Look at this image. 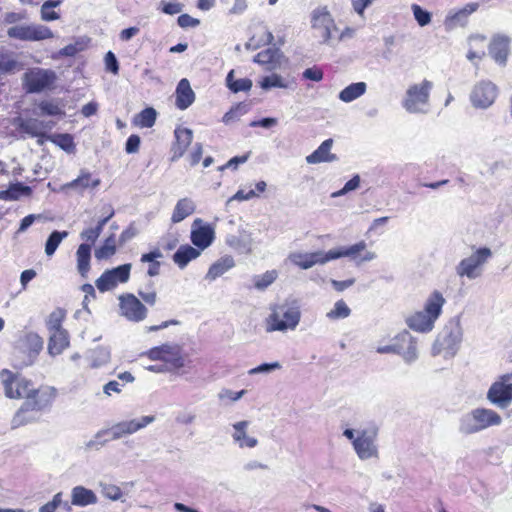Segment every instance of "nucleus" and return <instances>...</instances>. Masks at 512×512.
<instances>
[{"label": "nucleus", "mask_w": 512, "mask_h": 512, "mask_svg": "<svg viewBox=\"0 0 512 512\" xmlns=\"http://www.w3.org/2000/svg\"><path fill=\"white\" fill-rule=\"evenodd\" d=\"M97 501L98 498L96 494L84 486H75L71 490V504L74 506L86 507L96 504Z\"/></svg>", "instance_id": "obj_28"}, {"label": "nucleus", "mask_w": 512, "mask_h": 512, "mask_svg": "<svg viewBox=\"0 0 512 512\" xmlns=\"http://www.w3.org/2000/svg\"><path fill=\"white\" fill-rule=\"evenodd\" d=\"M492 257V251L488 247L477 248L470 256L463 258L455 267L459 277H466L469 280L479 278L484 265Z\"/></svg>", "instance_id": "obj_5"}, {"label": "nucleus", "mask_w": 512, "mask_h": 512, "mask_svg": "<svg viewBox=\"0 0 512 512\" xmlns=\"http://www.w3.org/2000/svg\"><path fill=\"white\" fill-rule=\"evenodd\" d=\"M92 367H100L105 365L110 360V351L106 347L98 346L90 353Z\"/></svg>", "instance_id": "obj_50"}, {"label": "nucleus", "mask_w": 512, "mask_h": 512, "mask_svg": "<svg viewBox=\"0 0 512 512\" xmlns=\"http://www.w3.org/2000/svg\"><path fill=\"white\" fill-rule=\"evenodd\" d=\"M248 426L249 422L246 420L233 424L234 432L232 434V439L238 444L239 448H254L258 444V440L255 437L247 435L246 430Z\"/></svg>", "instance_id": "obj_26"}, {"label": "nucleus", "mask_w": 512, "mask_h": 512, "mask_svg": "<svg viewBox=\"0 0 512 512\" xmlns=\"http://www.w3.org/2000/svg\"><path fill=\"white\" fill-rule=\"evenodd\" d=\"M235 266L234 258L230 255H225L214 262L206 274V279L213 281L222 276L228 270Z\"/></svg>", "instance_id": "obj_31"}, {"label": "nucleus", "mask_w": 512, "mask_h": 512, "mask_svg": "<svg viewBox=\"0 0 512 512\" xmlns=\"http://www.w3.org/2000/svg\"><path fill=\"white\" fill-rule=\"evenodd\" d=\"M7 36L21 41H42L53 38L54 33L48 26L32 23L8 28Z\"/></svg>", "instance_id": "obj_10"}, {"label": "nucleus", "mask_w": 512, "mask_h": 512, "mask_svg": "<svg viewBox=\"0 0 512 512\" xmlns=\"http://www.w3.org/2000/svg\"><path fill=\"white\" fill-rule=\"evenodd\" d=\"M41 120H38V119H34V118H30V119H27V120H23L19 127L21 128L22 131H24L25 133L29 134L30 136L32 137H46L48 135H46L45 133H43L41 131Z\"/></svg>", "instance_id": "obj_48"}, {"label": "nucleus", "mask_w": 512, "mask_h": 512, "mask_svg": "<svg viewBox=\"0 0 512 512\" xmlns=\"http://www.w3.org/2000/svg\"><path fill=\"white\" fill-rule=\"evenodd\" d=\"M290 261L301 269H309L312 267L309 253L295 252L289 255Z\"/></svg>", "instance_id": "obj_57"}, {"label": "nucleus", "mask_w": 512, "mask_h": 512, "mask_svg": "<svg viewBox=\"0 0 512 512\" xmlns=\"http://www.w3.org/2000/svg\"><path fill=\"white\" fill-rule=\"evenodd\" d=\"M226 244L241 253H248L251 251V239L248 235L244 233L229 234L226 237Z\"/></svg>", "instance_id": "obj_39"}, {"label": "nucleus", "mask_w": 512, "mask_h": 512, "mask_svg": "<svg viewBox=\"0 0 512 512\" xmlns=\"http://www.w3.org/2000/svg\"><path fill=\"white\" fill-rule=\"evenodd\" d=\"M157 112L154 108L148 107L143 109L136 116V123L143 128H151L156 121Z\"/></svg>", "instance_id": "obj_51"}, {"label": "nucleus", "mask_w": 512, "mask_h": 512, "mask_svg": "<svg viewBox=\"0 0 512 512\" xmlns=\"http://www.w3.org/2000/svg\"><path fill=\"white\" fill-rule=\"evenodd\" d=\"M102 493L105 497L114 501L120 499L122 496L121 489L118 486L112 484L102 485Z\"/></svg>", "instance_id": "obj_61"}, {"label": "nucleus", "mask_w": 512, "mask_h": 512, "mask_svg": "<svg viewBox=\"0 0 512 512\" xmlns=\"http://www.w3.org/2000/svg\"><path fill=\"white\" fill-rule=\"evenodd\" d=\"M3 386L6 397L11 399L26 398L30 391L34 390V388H31L30 381L17 379L11 374L3 380Z\"/></svg>", "instance_id": "obj_20"}, {"label": "nucleus", "mask_w": 512, "mask_h": 512, "mask_svg": "<svg viewBox=\"0 0 512 512\" xmlns=\"http://www.w3.org/2000/svg\"><path fill=\"white\" fill-rule=\"evenodd\" d=\"M107 435L110 436L107 428L99 430L92 439L85 443V449L88 451L100 450L107 442L111 440L110 438H105Z\"/></svg>", "instance_id": "obj_49"}, {"label": "nucleus", "mask_w": 512, "mask_h": 512, "mask_svg": "<svg viewBox=\"0 0 512 512\" xmlns=\"http://www.w3.org/2000/svg\"><path fill=\"white\" fill-rule=\"evenodd\" d=\"M412 11L414 18L420 26H426L431 22V14L427 10L422 9L419 5L413 4Z\"/></svg>", "instance_id": "obj_59"}, {"label": "nucleus", "mask_w": 512, "mask_h": 512, "mask_svg": "<svg viewBox=\"0 0 512 512\" xmlns=\"http://www.w3.org/2000/svg\"><path fill=\"white\" fill-rule=\"evenodd\" d=\"M195 203L190 198L178 200L172 213L171 221L179 223L195 211Z\"/></svg>", "instance_id": "obj_37"}, {"label": "nucleus", "mask_w": 512, "mask_h": 512, "mask_svg": "<svg viewBox=\"0 0 512 512\" xmlns=\"http://www.w3.org/2000/svg\"><path fill=\"white\" fill-rule=\"evenodd\" d=\"M120 315L131 322H141L148 314L146 306L131 293H125L118 297Z\"/></svg>", "instance_id": "obj_14"}, {"label": "nucleus", "mask_w": 512, "mask_h": 512, "mask_svg": "<svg viewBox=\"0 0 512 512\" xmlns=\"http://www.w3.org/2000/svg\"><path fill=\"white\" fill-rule=\"evenodd\" d=\"M235 71L230 70L226 76V86L233 93L247 92L252 88V80L249 78H234Z\"/></svg>", "instance_id": "obj_40"}, {"label": "nucleus", "mask_w": 512, "mask_h": 512, "mask_svg": "<svg viewBox=\"0 0 512 512\" xmlns=\"http://www.w3.org/2000/svg\"><path fill=\"white\" fill-rule=\"evenodd\" d=\"M105 66L106 69L113 74H117L119 72L118 60L115 54L111 51L107 52L105 55Z\"/></svg>", "instance_id": "obj_62"}, {"label": "nucleus", "mask_w": 512, "mask_h": 512, "mask_svg": "<svg viewBox=\"0 0 512 512\" xmlns=\"http://www.w3.org/2000/svg\"><path fill=\"white\" fill-rule=\"evenodd\" d=\"M56 393L57 391L54 387H45L42 389H34L30 391L29 395H33L36 411H43L52 405Z\"/></svg>", "instance_id": "obj_29"}, {"label": "nucleus", "mask_w": 512, "mask_h": 512, "mask_svg": "<svg viewBox=\"0 0 512 512\" xmlns=\"http://www.w3.org/2000/svg\"><path fill=\"white\" fill-rule=\"evenodd\" d=\"M116 252L114 235L109 236L104 244L95 250V257L98 260L107 259L114 255Z\"/></svg>", "instance_id": "obj_53"}, {"label": "nucleus", "mask_w": 512, "mask_h": 512, "mask_svg": "<svg viewBox=\"0 0 512 512\" xmlns=\"http://www.w3.org/2000/svg\"><path fill=\"white\" fill-rule=\"evenodd\" d=\"M311 27L321 43H329L333 31L337 30L334 18L327 7H317L311 13Z\"/></svg>", "instance_id": "obj_11"}, {"label": "nucleus", "mask_w": 512, "mask_h": 512, "mask_svg": "<svg viewBox=\"0 0 512 512\" xmlns=\"http://www.w3.org/2000/svg\"><path fill=\"white\" fill-rule=\"evenodd\" d=\"M366 90L365 82L351 83L339 92L338 98L344 103H350L364 95Z\"/></svg>", "instance_id": "obj_35"}, {"label": "nucleus", "mask_w": 512, "mask_h": 512, "mask_svg": "<svg viewBox=\"0 0 512 512\" xmlns=\"http://www.w3.org/2000/svg\"><path fill=\"white\" fill-rule=\"evenodd\" d=\"M246 104H238L235 107H232L228 112H226L222 118V121L225 124H229L234 120H238L240 116L244 115L247 112Z\"/></svg>", "instance_id": "obj_56"}, {"label": "nucleus", "mask_w": 512, "mask_h": 512, "mask_svg": "<svg viewBox=\"0 0 512 512\" xmlns=\"http://www.w3.org/2000/svg\"><path fill=\"white\" fill-rule=\"evenodd\" d=\"M501 423L502 417L495 410L478 407L461 415L458 432L464 436L473 435Z\"/></svg>", "instance_id": "obj_2"}, {"label": "nucleus", "mask_w": 512, "mask_h": 512, "mask_svg": "<svg viewBox=\"0 0 512 512\" xmlns=\"http://www.w3.org/2000/svg\"><path fill=\"white\" fill-rule=\"evenodd\" d=\"M446 300L441 292L434 290L425 300L423 309L416 311L405 319L406 325L413 331L429 333L442 314Z\"/></svg>", "instance_id": "obj_1"}, {"label": "nucleus", "mask_w": 512, "mask_h": 512, "mask_svg": "<svg viewBox=\"0 0 512 512\" xmlns=\"http://www.w3.org/2000/svg\"><path fill=\"white\" fill-rule=\"evenodd\" d=\"M432 88L433 83L426 79L410 85L402 100L403 108L412 114L427 113Z\"/></svg>", "instance_id": "obj_4"}, {"label": "nucleus", "mask_w": 512, "mask_h": 512, "mask_svg": "<svg viewBox=\"0 0 512 512\" xmlns=\"http://www.w3.org/2000/svg\"><path fill=\"white\" fill-rule=\"evenodd\" d=\"M69 346V336L66 330L51 333L48 343V353L51 356L60 355Z\"/></svg>", "instance_id": "obj_30"}, {"label": "nucleus", "mask_w": 512, "mask_h": 512, "mask_svg": "<svg viewBox=\"0 0 512 512\" xmlns=\"http://www.w3.org/2000/svg\"><path fill=\"white\" fill-rule=\"evenodd\" d=\"M190 239L195 247L203 251L213 243L215 231L211 225L203 224V220L197 218L193 221Z\"/></svg>", "instance_id": "obj_18"}, {"label": "nucleus", "mask_w": 512, "mask_h": 512, "mask_svg": "<svg viewBox=\"0 0 512 512\" xmlns=\"http://www.w3.org/2000/svg\"><path fill=\"white\" fill-rule=\"evenodd\" d=\"M23 347L25 351H27V355L18 364L19 368L28 367L34 364L39 353L43 349V340L38 334L29 332L23 339Z\"/></svg>", "instance_id": "obj_19"}, {"label": "nucleus", "mask_w": 512, "mask_h": 512, "mask_svg": "<svg viewBox=\"0 0 512 512\" xmlns=\"http://www.w3.org/2000/svg\"><path fill=\"white\" fill-rule=\"evenodd\" d=\"M64 0H46L40 9V16L43 21L50 22L60 18L58 12L53 9L60 6Z\"/></svg>", "instance_id": "obj_43"}, {"label": "nucleus", "mask_w": 512, "mask_h": 512, "mask_svg": "<svg viewBox=\"0 0 512 512\" xmlns=\"http://www.w3.org/2000/svg\"><path fill=\"white\" fill-rule=\"evenodd\" d=\"M47 140L51 141L67 153L75 151L74 138L68 133H57L47 136Z\"/></svg>", "instance_id": "obj_42"}, {"label": "nucleus", "mask_w": 512, "mask_h": 512, "mask_svg": "<svg viewBox=\"0 0 512 512\" xmlns=\"http://www.w3.org/2000/svg\"><path fill=\"white\" fill-rule=\"evenodd\" d=\"M478 7L479 5L477 3H468L465 7L456 12H449L444 21L446 29L452 30L458 26H465L469 15L475 12Z\"/></svg>", "instance_id": "obj_23"}, {"label": "nucleus", "mask_w": 512, "mask_h": 512, "mask_svg": "<svg viewBox=\"0 0 512 512\" xmlns=\"http://www.w3.org/2000/svg\"><path fill=\"white\" fill-rule=\"evenodd\" d=\"M301 319V310L297 301H285L275 305L267 319V331L294 330Z\"/></svg>", "instance_id": "obj_3"}, {"label": "nucleus", "mask_w": 512, "mask_h": 512, "mask_svg": "<svg viewBox=\"0 0 512 512\" xmlns=\"http://www.w3.org/2000/svg\"><path fill=\"white\" fill-rule=\"evenodd\" d=\"M76 256L78 272L82 277H86L90 270L91 245L87 243L80 244Z\"/></svg>", "instance_id": "obj_38"}, {"label": "nucleus", "mask_w": 512, "mask_h": 512, "mask_svg": "<svg viewBox=\"0 0 512 512\" xmlns=\"http://www.w3.org/2000/svg\"><path fill=\"white\" fill-rule=\"evenodd\" d=\"M19 69V63L8 53L0 54V79L8 74H12Z\"/></svg>", "instance_id": "obj_47"}, {"label": "nucleus", "mask_w": 512, "mask_h": 512, "mask_svg": "<svg viewBox=\"0 0 512 512\" xmlns=\"http://www.w3.org/2000/svg\"><path fill=\"white\" fill-rule=\"evenodd\" d=\"M35 420H36V416L34 414H28L26 411L19 409L15 413V415L11 421V426H12V429H16L20 426H24L28 423L34 422Z\"/></svg>", "instance_id": "obj_54"}, {"label": "nucleus", "mask_w": 512, "mask_h": 512, "mask_svg": "<svg viewBox=\"0 0 512 512\" xmlns=\"http://www.w3.org/2000/svg\"><path fill=\"white\" fill-rule=\"evenodd\" d=\"M155 421V417L152 415L141 416L130 420H124L113 424L110 428H107L110 433L111 440H119L124 437L130 436L139 430L144 429L149 424Z\"/></svg>", "instance_id": "obj_13"}, {"label": "nucleus", "mask_w": 512, "mask_h": 512, "mask_svg": "<svg viewBox=\"0 0 512 512\" xmlns=\"http://www.w3.org/2000/svg\"><path fill=\"white\" fill-rule=\"evenodd\" d=\"M462 336L460 322L458 320L450 321L435 339L432 346V355L436 356L445 351L450 356H454L462 341Z\"/></svg>", "instance_id": "obj_6"}, {"label": "nucleus", "mask_w": 512, "mask_h": 512, "mask_svg": "<svg viewBox=\"0 0 512 512\" xmlns=\"http://www.w3.org/2000/svg\"><path fill=\"white\" fill-rule=\"evenodd\" d=\"M281 368V364L279 362H272V363H262L258 365L257 367H254L248 371L249 375H255V374H268L275 370H278Z\"/></svg>", "instance_id": "obj_60"}, {"label": "nucleus", "mask_w": 512, "mask_h": 512, "mask_svg": "<svg viewBox=\"0 0 512 512\" xmlns=\"http://www.w3.org/2000/svg\"><path fill=\"white\" fill-rule=\"evenodd\" d=\"M497 95V86L491 81L483 80L473 87L470 101L475 108L487 109L495 102Z\"/></svg>", "instance_id": "obj_15"}, {"label": "nucleus", "mask_w": 512, "mask_h": 512, "mask_svg": "<svg viewBox=\"0 0 512 512\" xmlns=\"http://www.w3.org/2000/svg\"><path fill=\"white\" fill-rule=\"evenodd\" d=\"M132 265L130 263L122 264L118 267L105 270L96 280L95 284L100 292H106L114 289L118 284L129 281Z\"/></svg>", "instance_id": "obj_12"}, {"label": "nucleus", "mask_w": 512, "mask_h": 512, "mask_svg": "<svg viewBox=\"0 0 512 512\" xmlns=\"http://www.w3.org/2000/svg\"><path fill=\"white\" fill-rule=\"evenodd\" d=\"M486 399L498 409H507L512 404V371L499 375L490 385Z\"/></svg>", "instance_id": "obj_7"}, {"label": "nucleus", "mask_w": 512, "mask_h": 512, "mask_svg": "<svg viewBox=\"0 0 512 512\" xmlns=\"http://www.w3.org/2000/svg\"><path fill=\"white\" fill-rule=\"evenodd\" d=\"M282 54L276 47H269L257 53L254 57V62L260 65H269L268 69H274L280 64Z\"/></svg>", "instance_id": "obj_33"}, {"label": "nucleus", "mask_w": 512, "mask_h": 512, "mask_svg": "<svg viewBox=\"0 0 512 512\" xmlns=\"http://www.w3.org/2000/svg\"><path fill=\"white\" fill-rule=\"evenodd\" d=\"M176 107L180 110H185L191 106L195 100V93L190 86V82L183 78L179 81L176 87Z\"/></svg>", "instance_id": "obj_24"}, {"label": "nucleus", "mask_w": 512, "mask_h": 512, "mask_svg": "<svg viewBox=\"0 0 512 512\" xmlns=\"http://www.w3.org/2000/svg\"><path fill=\"white\" fill-rule=\"evenodd\" d=\"M201 254V250L197 247L194 248L188 244L181 245L173 255V261L178 265L180 269H183L187 264L198 258Z\"/></svg>", "instance_id": "obj_32"}, {"label": "nucleus", "mask_w": 512, "mask_h": 512, "mask_svg": "<svg viewBox=\"0 0 512 512\" xmlns=\"http://www.w3.org/2000/svg\"><path fill=\"white\" fill-rule=\"evenodd\" d=\"M333 145V139L329 138L323 141L320 146L310 155L306 157L308 164H318L323 162H334L337 160V156L331 153Z\"/></svg>", "instance_id": "obj_25"}, {"label": "nucleus", "mask_w": 512, "mask_h": 512, "mask_svg": "<svg viewBox=\"0 0 512 512\" xmlns=\"http://www.w3.org/2000/svg\"><path fill=\"white\" fill-rule=\"evenodd\" d=\"M378 436V427L371 425L369 427L357 430V436L352 446L360 460L378 458V446L376 444Z\"/></svg>", "instance_id": "obj_8"}, {"label": "nucleus", "mask_w": 512, "mask_h": 512, "mask_svg": "<svg viewBox=\"0 0 512 512\" xmlns=\"http://www.w3.org/2000/svg\"><path fill=\"white\" fill-rule=\"evenodd\" d=\"M259 84L266 91L272 88L295 89V82L293 80H287L276 73L263 77Z\"/></svg>", "instance_id": "obj_36"}, {"label": "nucleus", "mask_w": 512, "mask_h": 512, "mask_svg": "<svg viewBox=\"0 0 512 512\" xmlns=\"http://www.w3.org/2000/svg\"><path fill=\"white\" fill-rule=\"evenodd\" d=\"M510 38L503 34L494 35L489 45V54L500 65L507 61Z\"/></svg>", "instance_id": "obj_22"}, {"label": "nucleus", "mask_w": 512, "mask_h": 512, "mask_svg": "<svg viewBox=\"0 0 512 512\" xmlns=\"http://www.w3.org/2000/svg\"><path fill=\"white\" fill-rule=\"evenodd\" d=\"M367 244L364 240L359 241L349 247H342L339 249H333L335 259H339L341 257H348L351 260H356L363 251L366 250Z\"/></svg>", "instance_id": "obj_41"}, {"label": "nucleus", "mask_w": 512, "mask_h": 512, "mask_svg": "<svg viewBox=\"0 0 512 512\" xmlns=\"http://www.w3.org/2000/svg\"><path fill=\"white\" fill-rule=\"evenodd\" d=\"M56 73L39 67L28 69L23 75V86L27 93H40L56 81Z\"/></svg>", "instance_id": "obj_9"}, {"label": "nucleus", "mask_w": 512, "mask_h": 512, "mask_svg": "<svg viewBox=\"0 0 512 512\" xmlns=\"http://www.w3.org/2000/svg\"><path fill=\"white\" fill-rule=\"evenodd\" d=\"M303 78L319 82L323 79V71L317 67L307 68L303 71Z\"/></svg>", "instance_id": "obj_64"}, {"label": "nucleus", "mask_w": 512, "mask_h": 512, "mask_svg": "<svg viewBox=\"0 0 512 512\" xmlns=\"http://www.w3.org/2000/svg\"><path fill=\"white\" fill-rule=\"evenodd\" d=\"M68 236L67 231H53L47 238L45 243V253L47 256H52L56 252L60 243Z\"/></svg>", "instance_id": "obj_44"}, {"label": "nucleus", "mask_w": 512, "mask_h": 512, "mask_svg": "<svg viewBox=\"0 0 512 512\" xmlns=\"http://www.w3.org/2000/svg\"><path fill=\"white\" fill-rule=\"evenodd\" d=\"M101 180L99 178H92L90 172L82 170L80 175L72 180L71 182L64 185V189H74L79 193H83L88 188H96L100 185Z\"/></svg>", "instance_id": "obj_27"}, {"label": "nucleus", "mask_w": 512, "mask_h": 512, "mask_svg": "<svg viewBox=\"0 0 512 512\" xmlns=\"http://www.w3.org/2000/svg\"><path fill=\"white\" fill-rule=\"evenodd\" d=\"M175 142L172 146V161L180 159L193 140V131L186 127H177L174 130Z\"/></svg>", "instance_id": "obj_21"}, {"label": "nucleus", "mask_w": 512, "mask_h": 512, "mask_svg": "<svg viewBox=\"0 0 512 512\" xmlns=\"http://www.w3.org/2000/svg\"><path fill=\"white\" fill-rule=\"evenodd\" d=\"M148 357L154 361L160 360L170 363L174 368H182L184 366V358L181 356V349L175 344H163L153 347L148 351Z\"/></svg>", "instance_id": "obj_17"}, {"label": "nucleus", "mask_w": 512, "mask_h": 512, "mask_svg": "<svg viewBox=\"0 0 512 512\" xmlns=\"http://www.w3.org/2000/svg\"><path fill=\"white\" fill-rule=\"evenodd\" d=\"M309 259L311 260L313 267L316 264L323 265L331 260H335V255L333 249L329 250L328 252L315 251L309 253Z\"/></svg>", "instance_id": "obj_55"}, {"label": "nucleus", "mask_w": 512, "mask_h": 512, "mask_svg": "<svg viewBox=\"0 0 512 512\" xmlns=\"http://www.w3.org/2000/svg\"><path fill=\"white\" fill-rule=\"evenodd\" d=\"M360 176L358 174L354 175L349 181L345 183L342 189L333 192L331 194L332 198H337L343 196L351 191L356 190L360 186Z\"/></svg>", "instance_id": "obj_58"}, {"label": "nucleus", "mask_w": 512, "mask_h": 512, "mask_svg": "<svg viewBox=\"0 0 512 512\" xmlns=\"http://www.w3.org/2000/svg\"><path fill=\"white\" fill-rule=\"evenodd\" d=\"M277 276L276 270L266 271L262 275H254L252 278L254 288L259 291H264L277 279Z\"/></svg>", "instance_id": "obj_45"}, {"label": "nucleus", "mask_w": 512, "mask_h": 512, "mask_svg": "<svg viewBox=\"0 0 512 512\" xmlns=\"http://www.w3.org/2000/svg\"><path fill=\"white\" fill-rule=\"evenodd\" d=\"M38 112H35L38 116H63L65 112L55 101L44 100L38 104Z\"/></svg>", "instance_id": "obj_46"}, {"label": "nucleus", "mask_w": 512, "mask_h": 512, "mask_svg": "<svg viewBox=\"0 0 512 512\" xmlns=\"http://www.w3.org/2000/svg\"><path fill=\"white\" fill-rule=\"evenodd\" d=\"M140 142H141V140L138 135H136V134L130 135L125 144V151L128 154L136 153L139 150Z\"/></svg>", "instance_id": "obj_63"}, {"label": "nucleus", "mask_w": 512, "mask_h": 512, "mask_svg": "<svg viewBox=\"0 0 512 512\" xmlns=\"http://www.w3.org/2000/svg\"><path fill=\"white\" fill-rule=\"evenodd\" d=\"M31 194V187L21 182H16L11 184L8 189L0 191V199L5 201H16L21 197H29Z\"/></svg>", "instance_id": "obj_34"}, {"label": "nucleus", "mask_w": 512, "mask_h": 512, "mask_svg": "<svg viewBox=\"0 0 512 512\" xmlns=\"http://www.w3.org/2000/svg\"><path fill=\"white\" fill-rule=\"evenodd\" d=\"M351 314V309L345 303L344 300H338L335 302L333 309H331L327 314V318L331 320L345 319L349 317Z\"/></svg>", "instance_id": "obj_52"}, {"label": "nucleus", "mask_w": 512, "mask_h": 512, "mask_svg": "<svg viewBox=\"0 0 512 512\" xmlns=\"http://www.w3.org/2000/svg\"><path fill=\"white\" fill-rule=\"evenodd\" d=\"M396 355H399L406 364L414 363L418 357L417 339L407 330L398 333L395 337Z\"/></svg>", "instance_id": "obj_16"}]
</instances>
